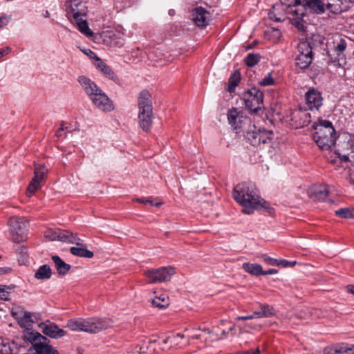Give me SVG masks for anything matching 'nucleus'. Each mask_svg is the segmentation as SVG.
<instances>
[{
  "instance_id": "obj_1",
  "label": "nucleus",
  "mask_w": 354,
  "mask_h": 354,
  "mask_svg": "<svg viewBox=\"0 0 354 354\" xmlns=\"http://www.w3.org/2000/svg\"><path fill=\"white\" fill-rule=\"evenodd\" d=\"M234 198L241 204L243 212L251 214L254 209H265L270 216L274 214V209L270 204L259 196V191L252 183L243 182L234 189Z\"/></svg>"
},
{
  "instance_id": "obj_2",
  "label": "nucleus",
  "mask_w": 354,
  "mask_h": 354,
  "mask_svg": "<svg viewBox=\"0 0 354 354\" xmlns=\"http://www.w3.org/2000/svg\"><path fill=\"white\" fill-rule=\"evenodd\" d=\"M77 80L97 108L106 112H110L114 109L111 100L91 79L84 75H81L78 77Z\"/></svg>"
},
{
  "instance_id": "obj_3",
  "label": "nucleus",
  "mask_w": 354,
  "mask_h": 354,
  "mask_svg": "<svg viewBox=\"0 0 354 354\" xmlns=\"http://www.w3.org/2000/svg\"><path fill=\"white\" fill-rule=\"evenodd\" d=\"M112 325L111 319L99 317L71 319L67 322V327L71 330L88 333H97L111 327Z\"/></svg>"
},
{
  "instance_id": "obj_4",
  "label": "nucleus",
  "mask_w": 354,
  "mask_h": 354,
  "mask_svg": "<svg viewBox=\"0 0 354 354\" xmlns=\"http://www.w3.org/2000/svg\"><path fill=\"white\" fill-rule=\"evenodd\" d=\"M313 139L322 150H328L335 145V130L332 123L326 120H319L313 124Z\"/></svg>"
},
{
  "instance_id": "obj_5",
  "label": "nucleus",
  "mask_w": 354,
  "mask_h": 354,
  "mask_svg": "<svg viewBox=\"0 0 354 354\" xmlns=\"http://www.w3.org/2000/svg\"><path fill=\"white\" fill-rule=\"evenodd\" d=\"M138 122L145 131H148L152 124L153 106L150 93L147 90L142 91L138 98Z\"/></svg>"
},
{
  "instance_id": "obj_6",
  "label": "nucleus",
  "mask_w": 354,
  "mask_h": 354,
  "mask_svg": "<svg viewBox=\"0 0 354 354\" xmlns=\"http://www.w3.org/2000/svg\"><path fill=\"white\" fill-rule=\"evenodd\" d=\"M335 154L340 161L354 162V134L342 133L335 145Z\"/></svg>"
},
{
  "instance_id": "obj_7",
  "label": "nucleus",
  "mask_w": 354,
  "mask_h": 354,
  "mask_svg": "<svg viewBox=\"0 0 354 354\" xmlns=\"http://www.w3.org/2000/svg\"><path fill=\"white\" fill-rule=\"evenodd\" d=\"M12 240L21 243L27 238L28 222L24 217H12L8 221Z\"/></svg>"
},
{
  "instance_id": "obj_8",
  "label": "nucleus",
  "mask_w": 354,
  "mask_h": 354,
  "mask_svg": "<svg viewBox=\"0 0 354 354\" xmlns=\"http://www.w3.org/2000/svg\"><path fill=\"white\" fill-rule=\"evenodd\" d=\"M263 93L256 87H252L243 94L245 107L252 113H257L263 107Z\"/></svg>"
},
{
  "instance_id": "obj_9",
  "label": "nucleus",
  "mask_w": 354,
  "mask_h": 354,
  "mask_svg": "<svg viewBox=\"0 0 354 354\" xmlns=\"http://www.w3.org/2000/svg\"><path fill=\"white\" fill-rule=\"evenodd\" d=\"M313 53L310 43L301 41L298 44L295 64L301 69L307 68L312 63Z\"/></svg>"
},
{
  "instance_id": "obj_10",
  "label": "nucleus",
  "mask_w": 354,
  "mask_h": 354,
  "mask_svg": "<svg viewBox=\"0 0 354 354\" xmlns=\"http://www.w3.org/2000/svg\"><path fill=\"white\" fill-rule=\"evenodd\" d=\"M174 274L175 270L171 266L148 270L145 272V276L151 283L168 281Z\"/></svg>"
},
{
  "instance_id": "obj_11",
  "label": "nucleus",
  "mask_w": 354,
  "mask_h": 354,
  "mask_svg": "<svg viewBox=\"0 0 354 354\" xmlns=\"http://www.w3.org/2000/svg\"><path fill=\"white\" fill-rule=\"evenodd\" d=\"M47 171L48 169L44 165H36L35 166L34 177L26 190V195L28 197H30L37 189L42 187Z\"/></svg>"
},
{
  "instance_id": "obj_12",
  "label": "nucleus",
  "mask_w": 354,
  "mask_h": 354,
  "mask_svg": "<svg viewBox=\"0 0 354 354\" xmlns=\"http://www.w3.org/2000/svg\"><path fill=\"white\" fill-rule=\"evenodd\" d=\"M272 131L266 130H257L256 127L252 126L246 133L245 139L252 146L258 147L261 143L265 144L271 140Z\"/></svg>"
},
{
  "instance_id": "obj_13",
  "label": "nucleus",
  "mask_w": 354,
  "mask_h": 354,
  "mask_svg": "<svg viewBox=\"0 0 354 354\" xmlns=\"http://www.w3.org/2000/svg\"><path fill=\"white\" fill-rule=\"evenodd\" d=\"M68 19L82 17L86 14V6L81 0H70L65 3Z\"/></svg>"
},
{
  "instance_id": "obj_14",
  "label": "nucleus",
  "mask_w": 354,
  "mask_h": 354,
  "mask_svg": "<svg viewBox=\"0 0 354 354\" xmlns=\"http://www.w3.org/2000/svg\"><path fill=\"white\" fill-rule=\"evenodd\" d=\"M326 8L333 14H340L348 10L353 3V0H323Z\"/></svg>"
},
{
  "instance_id": "obj_15",
  "label": "nucleus",
  "mask_w": 354,
  "mask_h": 354,
  "mask_svg": "<svg viewBox=\"0 0 354 354\" xmlns=\"http://www.w3.org/2000/svg\"><path fill=\"white\" fill-rule=\"evenodd\" d=\"M306 104L310 110H319L323 104L322 93L315 88H310L305 94Z\"/></svg>"
},
{
  "instance_id": "obj_16",
  "label": "nucleus",
  "mask_w": 354,
  "mask_h": 354,
  "mask_svg": "<svg viewBox=\"0 0 354 354\" xmlns=\"http://www.w3.org/2000/svg\"><path fill=\"white\" fill-rule=\"evenodd\" d=\"M227 116L229 124L234 130L241 129L243 124L248 120L246 117L243 115V113L241 111H239L235 108H232L229 110Z\"/></svg>"
},
{
  "instance_id": "obj_17",
  "label": "nucleus",
  "mask_w": 354,
  "mask_h": 354,
  "mask_svg": "<svg viewBox=\"0 0 354 354\" xmlns=\"http://www.w3.org/2000/svg\"><path fill=\"white\" fill-rule=\"evenodd\" d=\"M281 3L288 7L289 12L299 19L306 15V8L301 6L302 0H280Z\"/></svg>"
},
{
  "instance_id": "obj_18",
  "label": "nucleus",
  "mask_w": 354,
  "mask_h": 354,
  "mask_svg": "<svg viewBox=\"0 0 354 354\" xmlns=\"http://www.w3.org/2000/svg\"><path fill=\"white\" fill-rule=\"evenodd\" d=\"M309 197L314 201H325L329 191L326 185H314L308 189Z\"/></svg>"
},
{
  "instance_id": "obj_19",
  "label": "nucleus",
  "mask_w": 354,
  "mask_h": 354,
  "mask_svg": "<svg viewBox=\"0 0 354 354\" xmlns=\"http://www.w3.org/2000/svg\"><path fill=\"white\" fill-rule=\"evenodd\" d=\"M192 20L198 27H205L209 23V13L203 8L198 7L192 13Z\"/></svg>"
},
{
  "instance_id": "obj_20",
  "label": "nucleus",
  "mask_w": 354,
  "mask_h": 354,
  "mask_svg": "<svg viewBox=\"0 0 354 354\" xmlns=\"http://www.w3.org/2000/svg\"><path fill=\"white\" fill-rule=\"evenodd\" d=\"M39 328L45 335L51 338H60L66 335V332L63 329L53 323H41L39 324Z\"/></svg>"
},
{
  "instance_id": "obj_21",
  "label": "nucleus",
  "mask_w": 354,
  "mask_h": 354,
  "mask_svg": "<svg viewBox=\"0 0 354 354\" xmlns=\"http://www.w3.org/2000/svg\"><path fill=\"white\" fill-rule=\"evenodd\" d=\"M301 6L306 8V12L309 10L310 12L322 14L325 11V2L322 0H302Z\"/></svg>"
},
{
  "instance_id": "obj_22",
  "label": "nucleus",
  "mask_w": 354,
  "mask_h": 354,
  "mask_svg": "<svg viewBox=\"0 0 354 354\" xmlns=\"http://www.w3.org/2000/svg\"><path fill=\"white\" fill-rule=\"evenodd\" d=\"M106 37L109 39V44L111 47H121L124 44V33L120 30L108 32Z\"/></svg>"
},
{
  "instance_id": "obj_23",
  "label": "nucleus",
  "mask_w": 354,
  "mask_h": 354,
  "mask_svg": "<svg viewBox=\"0 0 354 354\" xmlns=\"http://www.w3.org/2000/svg\"><path fill=\"white\" fill-rule=\"evenodd\" d=\"M95 66L108 79L111 80L115 82H118L119 81L117 75L115 74L111 67L98 57H97Z\"/></svg>"
},
{
  "instance_id": "obj_24",
  "label": "nucleus",
  "mask_w": 354,
  "mask_h": 354,
  "mask_svg": "<svg viewBox=\"0 0 354 354\" xmlns=\"http://www.w3.org/2000/svg\"><path fill=\"white\" fill-rule=\"evenodd\" d=\"M58 240L62 242L75 244L77 246L83 245V244L81 242L82 240L79 237H77L76 234H74L73 233L66 230H59Z\"/></svg>"
},
{
  "instance_id": "obj_25",
  "label": "nucleus",
  "mask_w": 354,
  "mask_h": 354,
  "mask_svg": "<svg viewBox=\"0 0 354 354\" xmlns=\"http://www.w3.org/2000/svg\"><path fill=\"white\" fill-rule=\"evenodd\" d=\"M293 120L298 122L301 127L308 125L311 122V115L306 110H298L293 113Z\"/></svg>"
},
{
  "instance_id": "obj_26",
  "label": "nucleus",
  "mask_w": 354,
  "mask_h": 354,
  "mask_svg": "<svg viewBox=\"0 0 354 354\" xmlns=\"http://www.w3.org/2000/svg\"><path fill=\"white\" fill-rule=\"evenodd\" d=\"M254 312L257 318L270 317L274 315V308L266 304H260L259 310Z\"/></svg>"
},
{
  "instance_id": "obj_27",
  "label": "nucleus",
  "mask_w": 354,
  "mask_h": 354,
  "mask_svg": "<svg viewBox=\"0 0 354 354\" xmlns=\"http://www.w3.org/2000/svg\"><path fill=\"white\" fill-rule=\"evenodd\" d=\"M52 260L59 275H64L69 271L71 266L65 263L59 256H53Z\"/></svg>"
},
{
  "instance_id": "obj_28",
  "label": "nucleus",
  "mask_w": 354,
  "mask_h": 354,
  "mask_svg": "<svg viewBox=\"0 0 354 354\" xmlns=\"http://www.w3.org/2000/svg\"><path fill=\"white\" fill-rule=\"evenodd\" d=\"M72 23L76 24L79 30L86 36H91L93 35L92 31L89 29L88 23L86 20L82 19V17H77V18H72L69 19Z\"/></svg>"
},
{
  "instance_id": "obj_29",
  "label": "nucleus",
  "mask_w": 354,
  "mask_h": 354,
  "mask_svg": "<svg viewBox=\"0 0 354 354\" xmlns=\"http://www.w3.org/2000/svg\"><path fill=\"white\" fill-rule=\"evenodd\" d=\"M35 354H59L58 351L50 345L42 342H36L34 344Z\"/></svg>"
},
{
  "instance_id": "obj_30",
  "label": "nucleus",
  "mask_w": 354,
  "mask_h": 354,
  "mask_svg": "<svg viewBox=\"0 0 354 354\" xmlns=\"http://www.w3.org/2000/svg\"><path fill=\"white\" fill-rule=\"evenodd\" d=\"M241 80V75L239 71H234L231 74L228 80V86L227 90L230 93H233L236 87L239 85Z\"/></svg>"
},
{
  "instance_id": "obj_31",
  "label": "nucleus",
  "mask_w": 354,
  "mask_h": 354,
  "mask_svg": "<svg viewBox=\"0 0 354 354\" xmlns=\"http://www.w3.org/2000/svg\"><path fill=\"white\" fill-rule=\"evenodd\" d=\"M243 268L244 270L252 275H261L263 273V269L261 266L257 263H244L243 264Z\"/></svg>"
},
{
  "instance_id": "obj_32",
  "label": "nucleus",
  "mask_w": 354,
  "mask_h": 354,
  "mask_svg": "<svg viewBox=\"0 0 354 354\" xmlns=\"http://www.w3.org/2000/svg\"><path fill=\"white\" fill-rule=\"evenodd\" d=\"M51 268L48 265H43L35 272V277L37 279H48L51 277Z\"/></svg>"
},
{
  "instance_id": "obj_33",
  "label": "nucleus",
  "mask_w": 354,
  "mask_h": 354,
  "mask_svg": "<svg viewBox=\"0 0 354 354\" xmlns=\"http://www.w3.org/2000/svg\"><path fill=\"white\" fill-rule=\"evenodd\" d=\"M71 253L75 256L86 258H92L93 252L84 248L71 247Z\"/></svg>"
},
{
  "instance_id": "obj_34",
  "label": "nucleus",
  "mask_w": 354,
  "mask_h": 354,
  "mask_svg": "<svg viewBox=\"0 0 354 354\" xmlns=\"http://www.w3.org/2000/svg\"><path fill=\"white\" fill-rule=\"evenodd\" d=\"M34 316V314L27 311H21L20 313V316L17 317L18 319V322L21 326H25L30 322H34L32 317Z\"/></svg>"
},
{
  "instance_id": "obj_35",
  "label": "nucleus",
  "mask_w": 354,
  "mask_h": 354,
  "mask_svg": "<svg viewBox=\"0 0 354 354\" xmlns=\"http://www.w3.org/2000/svg\"><path fill=\"white\" fill-rule=\"evenodd\" d=\"M152 304L153 306L160 309L165 308L169 306V298L165 295H162L160 297H156L152 300Z\"/></svg>"
},
{
  "instance_id": "obj_36",
  "label": "nucleus",
  "mask_w": 354,
  "mask_h": 354,
  "mask_svg": "<svg viewBox=\"0 0 354 354\" xmlns=\"http://www.w3.org/2000/svg\"><path fill=\"white\" fill-rule=\"evenodd\" d=\"M15 287L14 285L6 286L0 284V299L8 301L10 299V295Z\"/></svg>"
},
{
  "instance_id": "obj_37",
  "label": "nucleus",
  "mask_w": 354,
  "mask_h": 354,
  "mask_svg": "<svg viewBox=\"0 0 354 354\" xmlns=\"http://www.w3.org/2000/svg\"><path fill=\"white\" fill-rule=\"evenodd\" d=\"M261 59L259 53H249L244 59L245 65L248 67H253L257 65Z\"/></svg>"
},
{
  "instance_id": "obj_38",
  "label": "nucleus",
  "mask_w": 354,
  "mask_h": 354,
  "mask_svg": "<svg viewBox=\"0 0 354 354\" xmlns=\"http://www.w3.org/2000/svg\"><path fill=\"white\" fill-rule=\"evenodd\" d=\"M335 215L344 218H354V208H341L335 211Z\"/></svg>"
},
{
  "instance_id": "obj_39",
  "label": "nucleus",
  "mask_w": 354,
  "mask_h": 354,
  "mask_svg": "<svg viewBox=\"0 0 354 354\" xmlns=\"http://www.w3.org/2000/svg\"><path fill=\"white\" fill-rule=\"evenodd\" d=\"M59 230L48 229L44 233V236L49 241H55L59 239Z\"/></svg>"
},
{
  "instance_id": "obj_40",
  "label": "nucleus",
  "mask_w": 354,
  "mask_h": 354,
  "mask_svg": "<svg viewBox=\"0 0 354 354\" xmlns=\"http://www.w3.org/2000/svg\"><path fill=\"white\" fill-rule=\"evenodd\" d=\"M0 354H14L10 344L3 339L0 340Z\"/></svg>"
},
{
  "instance_id": "obj_41",
  "label": "nucleus",
  "mask_w": 354,
  "mask_h": 354,
  "mask_svg": "<svg viewBox=\"0 0 354 354\" xmlns=\"http://www.w3.org/2000/svg\"><path fill=\"white\" fill-rule=\"evenodd\" d=\"M275 81L272 76V73H268L261 81H259V84L261 86H267L274 85Z\"/></svg>"
},
{
  "instance_id": "obj_42",
  "label": "nucleus",
  "mask_w": 354,
  "mask_h": 354,
  "mask_svg": "<svg viewBox=\"0 0 354 354\" xmlns=\"http://www.w3.org/2000/svg\"><path fill=\"white\" fill-rule=\"evenodd\" d=\"M347 44L345 39H341L339 42L335 46V51L337 56L342 55L343 52L346 50Z\"/></svg>"
},
{
  "instance_id": "obj_43",
  "label": "nucleus",
  "mask_w": 354,
  "mask_h": 354,
  "mask_svg": "<svg viewBox=\"0 0 354 354\" xmlns=\"http://www.w3.org/2000/svg\"><path fill=\"white\" fill-rule=\"evenodd\" d=\"M178 337L183 339V338H184V335L181 334V333H177L176 335H174L173 337H168L162 341L161 345L165 346L166 344L169 343V344H170L169 348H170L172 346L173 342H174L175 339Z\"/></svg>"
},
{
  "instance_id": "obj_44",
  "label": "nucleus",
  "mask_w": 354,
  "mask_h": 354,
  "mask_svg": "<svg viewBox=\"0 0 354 354\" xmlns=\"http://www.w3.org/2000/svg\"><path fill=\"white\" fill-rule=\"evenodd\" d=\"M262 260L268 265L270 266H278L279 260L273 259L268 256L267 254H263L261 256Z\"/></svg>"
},
{
  "instance_id": "obj_45",
  "label": "nucleus",
  "mask_w": 354,
  "mask_h": 354,
  "mask_svg": "<svg viewBox=\"0 0 354 354\" xmlns=\"http://www.w3.org/2000/svg\"><path fill=\"white\" fill-rule=\"evenodd\" d=\"M296 261H288L286 259H281L279 261L278 266H281L283 268H286L288 266L293 267L294 266L296 265Z\"/></svg>"
},
{
  "instance_id": "obj_46",
  "label": "nucleus",
  "mask_w": 354,
  "mask_h": 354,
  "mask_svg": "<svg viewBox=\"0 0 354 354\" xmlns=\"http://www.w3.org/2000/svg\"><path fill=\"white\" fill-rule=\"evenodd\" d=\"M136 201H138V203H140L149 204L151 205H155V206H159L161 205L160 203H153V201L148 199V198H137Z\"/></svg>"
},
{
  "instance_id": "obj_47",
  "label": "nucleus",
  "mask_w": 354,
  "mask_h": 354,
  "mask_svg": "<svg viewBox=\"0 0 354 354\" xmlns=\"http://www.w3.org/2000/svg\"><path fill=\"white\" fill-rule=\"evenodd\" d=\"M273 10H270V12H268V16H269V18L270 19H272L275 21H282L283 20V18L281 17H277L275 13H274V9H275V6H273Z\"/></svg>"
},
{
  "instance_id": "obj_48",
  "label": "nucleus",
  "mask_w": 354,
  "mask_h": 354,
  "mask_svg": "<svg viewBox=\"0 0 354 354\" xmlns=\"http://www.w3.org/2000/svg\"><path fill=\"white\" fill-rule=\"evenodd\" d=\"M10 21V18L7 16L0 17V28L6 26Z\"/></svg>"
},
{
  "instance_id": "obj_49",
  "label": "nucleus",
  "mask_w": 354,
  "mask_h": 354,
  "mask_svg": "<svg viewBox=\"0 0 354 354\" xmlns=\"http://www.w3.org/2000/svg\"><path fill=\"white\" fill-rule=\"evenodd\" d=\"M257 318L256 315H254V312H253V313L250 315H248V316H239V317H236V320H243V321H245V320H250V319H255Z\"/></svg>"
},
{
  "instance_id": "obj_50",
  "label": "nucleus",
  "mask_w": 354,
  "mask_h": 354,
  "mask_svg": "<svg viewBox=\"0 0 354 354\" xmlns=\"http://www.w3.org/2000/svg\"><path fill=\"white\" fill-rule=\"evenodd\" d=\"M239 354H260V350L259 348L253 350H248L243 352H239Z\"/></svg>"
},
{
  "instance_id": "obj_51",
  "label": "nucleus",
  "mask_w": 354,
  "mask_h": 354,
  "mask_svg": "<svg viewBox=\"0 0 354 354\" xmlns=\"http://www.w3.org/2000/svg\"><path fill=\"white\" fill-rule=\"evenodd\" d=\"M10 51L11 48L10 47H6L0 49V58L8 55Z\"/></svg>"
},
{
  "instance_id": "obj_52",
  "label": "nucleus",
  "mask_w": 354,
  "mask_h": 354,
  "mask_svg": "<svg viewBox=\"0 0 354 354\" xmlns=\"http://www.w3.org/2000/svg\"><path fill=\"white\" fill-rule=\"evenodd\" d=\"M277 273V270L275 269H268V270L263 271L261 275H268Z\"/></svg>"
},
{
  "instance_id": "obj_53",
  "label": "nucleus",
  "mask_w": 354,
  "mask_h": 354,
  "mask_svg": "<svg viewBox=\"0 0 354 354\" xmlns=\"http://www.w3.org/2000/svg\"><path fill=\"white\" fill-rule=\"evenodd\" d=\"M64 131V124H62L61 127L58 129V130L56 132V136L57 137L62 136L63 135Z\"/></svg>"
},
{
  "instance_id": "obj_54",
  "label": "nucleus",
  "mask_w": 354,
  "mask_h": 354,
  "mask_svg": "<svg viewBox=\"0 0 354 354\" xmlns=\"http://www.w3.org/2000/svg\"><path fill=\"white\" fill-rule=\"evenodd\" d=\"M11 271V268H0V276L6 274Z\"/></svg>"
},
{
  "instance_id": "obj_55",
  "label": "nucleus",
  "mask_w": 354,
  "mask_h": 354,
  "mask_svg": "<svg viewBox=\"0 0 354 354\" xmlns=\"http://www.w3.org/2000/svg\"><path fill=\"white\" fill-rule=\"evenodd\" d=\"M347 291L349 293L353 294L354 295V286L353 285H348L347 286Z\"/></svg>"
},
{
  "instance_id": "obj_56",
  "label": "nucleus",
  "mask_w": 354,
  "mask_h": 354,
  "mask_svg": "<svg viewBox=\"0 0 354 354\" xmlns=\"http://www.w3.org/2000/svg\"><path fill=\"white\" fill-rule=\"evenodd\" d=\"M293 24L295 25L299 29H300L301 27L303 26V25L301 24L300 22L297 19L295 20V22H293Z\"/></svg>"
},
{
  "instance_id": "obj_57",
  "label": "nucleus",
  "mask_w": 354,
  "mask_h": 354,
  "mask_svg": "<svg viewBox=\"0 0 354 354\" xmlns=\"http://www.w3.org/2000/svg\"><path fill=\"white\" fill-rule=\"evenodd\" d=\"M88 53H87V51H85V53L87 54V55H90L91 54V55H95V53L91 50L88 49ZM95 57L97 58L96 56H95Z\"/></svg>"
},
{
  "instance_id": "obj_58",
  "label": "nucleus",
  "mask_w": 354,
  "mask_h": 354,
  "mask_svg": "<svg viewBox=\"0 0 354 354\" xmlns=\"http://www.w3.org/2000/svg\"><path fill=\"white\" fill-rule=\"evenodd\" d=\"M39 340H40V339H44V341H46V337H44V336H42V335H39Z\"/></svg>"
},
{
  "instance_id": "obj_59",
  "label": "nucleus",
  "mask_w": 354,
  "mask_h": 354,
  "mask_svg": "<svg viewBox=\"0 0 354 354\" xmlns=\"http://www.w3.org/2000/svg\"><path fill=\"white\" fill-rule=\"evenodd\" d=\"M193 338L194 339H199L200 337H199V335H195V336L193 337Z\"/></svg>"
},
{
  "instance_id": "obj_60",
  "label": "nucleus",
  "mask_w": 354,
  "mask_h": 354,
  "mask_svg": "<svg viewBox=\"0 0 354 354\" xmlns=\"http://www.w3.org/2000/svg\"><path fill=\"white\" fill-rule=\"evenodd\" d=\"M252 48V46H248L246 48V49H250V48Z\"/></svg>"
}]
</instances>
